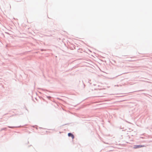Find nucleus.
Returning <instances> with one entry per match:
<instances>
[{"label":"nucleus","instance_id":"nucleus-1","mask_svg":"<svg viewBox=\"0 0 152 152\" xmlns=\"http://www.w3.org/2000/svg\"><path fill=\"white\" fill-rule=\"evenodd\" d=\"M144 147V146L143 145H135L134 146L133 148L134 149H137Z\"/></svg>","mask_w":152,"mask_h":152},{"label":"nucleus","instance_id":"nucleus-2","mask_svg":"<svg viewBox=\"0 0 152 152\" xmlns=\"http://www.w3.org/2000/svg\"><path fill=\"white\" fill-rule=\"evenodd\" d=\"M68 136L69 137H71L72 139H73L74 138V135L71 133H69L68 134Z\"/></svg>","mask_w":152,"mask_h":152}]
</instances>
